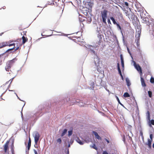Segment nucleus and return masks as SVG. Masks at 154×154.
Returning <instances> with one entry per match:
<instances>
[{
    "mask_svg": "<svg viewBox=\"0 0 154 154\" xmlns=\"http://www.w3.org/2000/svg\"><path fill=\"white\" fill-rule=\"evenodd\" d=\"M152 140H150L149 139H148V142L146 143V145L148 146V148L149 149L151 148V143L152 142Z\"/></svg>",
    "mask_w": 154,
    "mask_h": 154,
    "instance_id": "nucleus-10",
    "label": "nucleus"
},
{
    "mask_svg": "<svg viewBox=\"0 0 154 154\" xmlns=\"http://www.w3.org/2000/svg\"><path fill=\"white\" fill-rule=\"evenodd\" d=\"M67 154H69V150H68L67 151Z\"/></svg>",
    "mask_w": 154,
    "mask_h": 154,
    "instance_id": "nucleus-52",
    "label": "nucleus"
},
{
    "mask_svg": "<svg viewBox=\"0 0 154 154\" xmlns=\"http://www.w3.org/2000/svg\"><path fill=\"white\" fill-rule=\"evenodd\" d=\"M150 140H152V134H150Z\"/></svg>",
    "mask_w": 154,
    "mask_h": 154,
    "instance_id": "nucleus-36",
    "label": "nucleus"
},
{
    "mask_svg": "<svg viewBox=\"0 0 154 154\" xmlns=\"http://www.w3.org/2000/svg\"><path fill=\"white\" fill-rule=\"evenodd\" d=\"M13 78H12V79H11L10 80H9V81H11V82H10V83H11V82H12V81H13ZM9 82V81L8 82Z\"/></svg>",
    "mask_w": 154,
    "mask_h": 154,
    "instance_id": "nucleus-48",
    "label": "nucleus"
},
{
    "mask_svg": "<svg viewBox=\"0 0 154 154\" xmlns=\"http://www.w3.org/2000/svg\"><path fill=\"white\" fill-rule=\"evenodd\" d=\"M93 133L95 135V137L98 140L101 139V137L99 136L97 132L95 131H93Z\"/></svg>",
    "mask_w": 154,
    "mask_h": 154,
    "instance_id": "nucleus-11",
    "label": "nucleus"
},
{
    "mask_svg": "<svg viewBox=\"0 0 154 154\" xmlns=\"http://www.w3.org/2000/svg\"><path fill=\"white\" fill-rule=\"evenodd\" d=\"M40 137L39 133L37 132L35 133V136L34 137V140L35 144H37V143Z\"/></svg>",
    "mask_w": 154,
    "mask_h": 154,
    "instance_id": "nucleus-7",
    "label": "nucleus"
},
{
    "mask_svg": "<svg viewBox=\"0 0 154 154\" xmlns=\"http://www.w3.org/2000/svg\"><path fill=\"white\" fill-rule=\"evenodd\" d=\"M61 16V14H60V15L59 16L58 18L59 19L60 18Z\"/></svg>",
    "mask_w": 154,
    "mask_h": 154,
    "instance_id": "nucleus-55",
    "label": "nucleus"
},
{
    "mask_svg": "<svg viewBox=\"0 0 154 154\" xmlns=\"http://www.w3.org/2000/svg\"><path fill=\"white\" fill-rule=\"evenodd\" d=\"M127 15L128 16L129 19H130L131 18L132 19L134 18V14L132 13L128 14Z\"/></svg>",
    "mask_w": 154,
    "mask_h": 154,
    "instance_id": "nucleus-13",
    "label": "nucleus"
},
{
    "mask_svg": "<svg viewBox=\"0 0 154 154\" xmlns=\"http://www.w3.org/2000/svg\"><path fill=\"white\" fill-rule=\"evenodd\" d=\"M140 81L142 86L144 87L146 86V84L145 83V81L144 79L141 76L140 77Z\"/></svg>",
    "mask_w": 154,
    "mask_h": 154,
    "instance_id": "nucleus-12",
    "label": "nucleus"
},
{
    "mask_svg": "<svg viewBox=\"0 0 154 154\" xmlns=\"http://www.w3.org/2000/svg\"><path fill=\"white\" fill-rule=\"evenodd\" d=\"M30 146H27V150L28 151H29V150L30 148Z\"/></svg>",
    "mask_w": 154,
    "mask_h": 154,
    "instance_id": "nucleus-41",
    "label": "nucleus"
},
{
    "mask_svg": "<svg viewBox=\"0 0 154 154\" xmlns=\"http://www.w3.org/2000/svg\"><path fill=\"white\" fill-rule=\"evenodd\" d=\"M152 147L154 148V143L153 144Z\"/></svg>",
    "mask_w": 154,
    "mask_h": 154,
    "instance_id": "nucleus-54",
    "label": "nucleus"
},
{
    "mask_svg": "<svg viewBox=\"0 0 154 154\" xmlns=\"http://www.w3.org/2000/svg\"><path fill=\"white\" fill-rule=\"evenodd\" d=\"M2 62V58L0 56V65L1 64Z\"/></svg>",
    "mask_w": 154,
    "mask_h": 154,
    "instance_id": "nucleus-39",
    "label": "nucleus"
},
{
    "mask_svg": "<svg viewBox=\"0 0 154 154\" xmlns=\"http://www.w3.org/2000/svg\"><path fill=\"white\" fill-rule=\"evenodd\" d=\"M14 154V153H13V154Z\"/></svg>",
    "mask_w": 154,
    "mask_h": 154,
    "instance_id": "nucleus-59",
    "label": "nucleus"
},
{
    "mask_svg": "<svg viewBox=\"0 0 154 154\" xmlns=\"http://www.w3.org/2000/svg\"><path fill=\"white\" fill-rule=\"evenodd\" d=\"M57 142L59 143V144H60L61 143V138H59L57 140Z\"/></svg>",
    "mask_w": 154,
    "mask_h": 154,
    "instance_id": "nucleus-25",
    "label": "nucleus"
},
{
    "mask_svg": "<svg viewBox=\"0 0 154 154\" xmlns=\"http://www.w3.org/2000/svg\"><path fill=\"white\" fill-rule=\"evenodd\" d=\"M116 99L119 103L122 106H124V105L120 103L119 100L117 97H116Z\"/></svg>",
    "mask_w": 154,
    "mask_h": 154,
    "instance_id": "nucleus-27",
    "label": "nucleus"
},
{
    "mask_svg": "<svg viewBox=\"0 0 154 154\" xmlns=\"http://www.w3.org/2000/svg\"><path fill=\"white\" fill-rule=\"evenodd\" d=\"M105 140L108 143H109V141L107 139L105 138Z\"/></svg>",
    "mask_w": 154,
    "mask_h": 154,
    "instance_id": "nucleus-42",
    "label": "nucleus"
},
{
    "mask_svg": "<svg viewBox=\"0 0 154 154\" xmlns=\"http://www.w3.org/2000/svg\"><path fill=\"white\" fill-rule=\"evenodd\" d=\"M16 95L17 96V97H18L17 94H16ZM18 99L20 100V99L19 98V97H18Z\"/></svg>",
    "mask_w": 154,
    "mask_h": 154,
    "instance_id": "nucleus-56",
    "label": "nucleus"
},
{
    "mask_svg": "<svg viewBox=\"0 0 154 154\" xmlns=\"http://www.w3.org/2000/svg\"><path fill=\"white\" fill-rule=\"evenodd\" d=\"M88 18H89V20H90V22H91V21H92V19H91V17H88Z\"/></svg>",
    "mask_w": 154,
    "mask_h": 154,
    "instance_id": "nucleus-50",
    "label": "nucleus"
},
{
    "mask_svg": "<svg viewBox=\"0 0 154 154\" xmlns=\"http://www.w3.org/2000/svg\"><path fill=\"white\" fill-rule=\"evenodd\" d=\"M11 151L12 154L14 153V149L13 148H11Z\"/></svg>",
    "mask_w": 154,
    "mask_h": 154,
    "instance_id": "nucleus-37",
    "label": "nucleus"
},
{
    "mask_svg": "<svg viewBox=\"0 0 154 154\" xmlns=\"http://www.w3.org/2000/svg\"><path fill=\"white\" fill-rule=\"evenodd\" d=\"M9 143V141H7L4 146V149L5 152H6L7 149H8V145Z\"/></svg>",
    "mask_w": 154,
    "mask_h": 154,
    "instance_id": "nucleus-9",
    "label": "nucleus"
},
{
    "mask_svg": "<svg viewBox=\"0 0 154 154\" xmlns=\"http://www.w3.org/2000/svg\"><path fill=\"white\" fill-rule=\"evenodd\" d=\"M31 143H28V146H31Z\"/></svg>",
    "mask_w": 154,
    "mask_h": 154,
    "instance_id": "nucleus-49",
    "label": "nucleus"
},
{
    "mask_svg": "<svg viewBox=\"0 0 154 154\" xmlns=\"http://www.w3.org/2000/svg\"><path fill=\"white\" fill-rule=\"evenodd\" d=\"M17 48H16V49H15V51H17V50H18L19 48V46H17Z\"/></svg>",
    "mask_w": 154,
    "mask_h": 154,
    "instance_id": "nucleus-45",
    "label": "nucleus"
},
{
    "mask_svg": "<svg viewBox=\"0 0 154 154\" xmlns=\"http://www.w3.org/2000/svg\"><path fill=\"white\" fill-rule=\"evenodd\" d=\"M15 47H14L13 48H11V49H8V50H7L6 51V52H8L10 51H11V50H13V49H14L15 48Z\"/></svg>",
    "mask_w": 154,
    "mask_h": 154,
    "instance_id": "nucleus-29",
    "label": "nucleus"
},
{
    "mask_svg": "<svg viewBox=\"0 0 154 154\" xmlns=\"http://www.w3.org/2000/svg\"><path fill=\"white\" fill-rule=\"evenodd\" d=\"M126 81L127 84V85L128 86H129L131 85V83L129 80L128 78H126Z\"/></svg>",
    "mask_w": 154,
    "mask_h": 154,
    "instance_id": "nucleus-19",
    "label": "nucleus"
},
{
    "mask_svg": "<svg viewBox=\"0 0 154 154\" xmlns=\"http://www.w3.org/2000/svg\"><path fill=\"white\" fill-rule=\"evenodd\" d=\"M11 148H13L14 149V145L13 143L12 144Z\"/></svg>",
    "mask_w": 154,
    "mask_h": 154,
    "instance_id": "nucleus-44",
    "label": "nucleus"
},
{
    "mask_svg": "<svg viewBox=\"0 0 154 154\" xmlns=\"http://www.w3.org/2000/svg\"><path fill=\"white\" fill-rule=\"evenodd\" d=\"M140 136H141L142 138L143 139L144 137L143 136V132L142 130L140 131Z\"/></svg>",
    "mask_w": 154,
    "mask_h": 154,
    "instance_id": "nucleus-21",
    "label": "nucleus"
},
{
    "mask_svg": "<svg viewBox=\"0 0 154 154\" xmlns=\"http://www.w3.org/2000/svg\"><path fill=\"white\" fill-rule=\"evenodd\" d=\"M142 23L146 24L149 28V33L152 40L154 42V22L147 17H142Z\"/></svg>",
    "mask_w": 154,
    "mask_h": 154,
    "instance_id": "nucleus-1",
    "label": "nucleus"
},
{
    "mask_svg": "<svg viewBox=\"0 0 154 154\" xmlns=\"http://www.w3.org/2000/svg\"><path fill=\"white\" fill-rule=\"evenodd\" d=\"M22 44H25L28 41V39L27 38H26L24 36H23L22 37Z\"/></svg>",
    "mask_w": 154,
    "mask_h": 154,
    "instance_id": "nucleus-14",
    "label": "nucleus"
},
{
    "mask_svg": "<svg viewBox=\"0 0 154 154\" xmlns=\"http://www.w3.org/2000/svg\"><path fill=\"white\" fill-rule=\"evenodd\" d=\"M13 42V40H10L8 42H3L0 43V48L8 46L9 43H11Z\"/></svg>",
    "mask_w": 154,
    "mask_h": 154,
    "instance_id": "nucleus-4",
    "label": "nucleus"
},
{
    "mask_svg": "<svg viewBox=\"0 0 154 154\" xmlns=\"http://www.w3.org/2000/svg\"><path fill=\"white\" fill-rule=\"evenodd\" d=\"M123 96L125 97H130V95L128 92H125Z\"/></svg>",
    "mask_w": 154,
    "mask_h": 154,
    "instance_id": "nucleus-20",
    "label": "nucleus"
},
{
    "mask_svg": "<svg viewBox=\"0 0 154 154\" xmlns=\"http://www.w3.org/2000/svg\"><path fill=\"white\" fill-rule=\"evenodd\" d=\"M147 113L148 114V119H150V114H149V111H148L147 112Z\"/></svg>",
    "mask_w": 154,
    "mask_h": 154,
    "instance_id": "nucleus-34",
    "label": "nucleus"
},
{
    "mask_svg": "<svg viewBox=\"0 0 154 154\" xmlns=\"http://www.w3.org/2000/svg\"><path fill=\"white\" fill-rule=\"evenodd\" d=\"M103 154H109L106 151H104L103 152Z\"/></svg>",
    "mask_w": 154,
    "mask_h": 154,
    "instance_id": "nucleus-38",
    "label": "nucleus"
},
{
    "mask_svg": "<svg viewBox=\"0 0 154 154\" xmlns=\"http://www.w3.org/2000/svg\"><path fill=\"white\" fill-rule=\"evenodd\" d=\"M120 58L121 61V64L122 66L123 67H124V61L123 60V58L122 54H121L120 55Z\"/></svg>",
    "mask_w": 154,
    "mask_h": 154,
    "instance_id": "nucleus-16",
    "label": "nucleus"
},
{
    "mask_svg": "<svg viewBox=\"0 0 154 154\" xmlns=\"http://www.w3.org/2000/svg\"><path fill=\"white\" fill-rule=\"evenodd\" d=\"M150 82L151 83H154V78L152 77H151L150 79Z\"/></svg>",
    "mask_w": 154,
    "mask_h": 154,
    "instance_id": "nucleus-22",
    "label": "nucleus"
},
{
    "mask_svg": "<svg viewBox=\"0 0 154 154\" xmlns=\"http://www.w3.org/2000/svg\"><path fill=\"white\" fill-rule=\"evenodd\" d=\"M76 140L77 142L80 145H83L84 144L83 141H82L79 137H77Z\"/></svg>",
    "mask_w": 154,
    "mask_h": 154,
    "instance_id": "nucleus-15",
    "label": "nucleus"
},
{
    "mask_svg": "<svg viewBox=\"0 0 154 154\" xmlns=\"http://www.w3.org/2000/svg\"><path fill=\"white\" fill-rule=\"evenodd\" d=\"M110 19L112 21V22L114 24L116 25L117 23L113 17H110Z\"/></svg>",
    "mask_w": 154,
    "mask_h": 154,
    "instance_id": "nucleus-18",
    "label": "nucleus"
},
{
    "mask_svg": "<svg viewBox=\"0 0 154 154\" xmlns=\"http://www.w3.org/2000/svg\"><path fill=\"white\" fill-rule=\"evenodd\" d=\"M137 5H135L136 7V8H137V10H138V11H141V8H139L138 7H137Z\"/></svg>",
    "mask_w": 154,
    "mask_h": 154,
    "instance_id": "nucleus-28",
    "label": "nucleus"
},
{
    "mask_svg": "<svg viewBox=\"0 0 154 154\" xmlns=\"http://www.w3.org/2000/svg\"><path fill=\"white\" fill-rule=\"evenodd\" d=\"M108 22H110V20L109 19L108 20Z\"/></svg>",
    "mask_w": 154,
    "mask_h": 154,
    "instance_id": "nucleus-57",
    "label": "nucleus"
},
{
    "mask_svg": "<svg viewBox=\"0 0 154 154\" xmlns=\"http://www.w3.org/2000/svg\"><path fill=\"white\" fill-rule=\"evenodd\" d=\"M28 143H31V140L30 137L29 138V140Z\"/></svg>",
    "mask_w": 154,
    "mask_h": 154,
    "instance_id": "nucleus-47",
    "label": "nucleus"
},
{
    "mask_svg": "<svg viewBox=\"0 0 154 154\" xmlns=\"http://www.w3.org/2000/svg\"><path fill=\"white\" fill-rule=\"evenodd\" d=\"M150 123L151 124H152L153 125H154V120L153 119H152L150 121Z\"/></svg>",
    "mask_w": 154,
    "mask_h": 154,
    "instance_id": "nucleus-33",
    "label": "nucleus"
},
{
    "mask_svg": "<svg viewBox=\"0 0 154 154\" xmlns=\"http://www.w3.org/2000/svg\"><path fill=\"white\" fill-rule=\"evenodd\" d=\"M112 154H114L113 153H112Z\"/></svg>",
    "mask_w": 154,
    "mask_h": 154,
    "instance_id": "nucleus-60",
    "label": "nucleus"
},
{
    "mask_svg": "<svg viewBox=\"0 0 154 154\" xmlns=\"http://www.w3.org/2000/svg\"><path fill=\"white\" fill-rule=\"evenodd\" d=\"M34 151L35 154H38L37 152L35 150H34Z\"/></svg>",
    "mask_w": 154,
    "mask_h": 154,
    "instance_id": "nucleus-46",
    "label": "nucleus"
},
{
    "mask_svg": "<svg viewBox=\"0 0 154 154\" xmlns=\"http://www.w3.org/2000/svg\"><path fill=\"white\" fill-rule=\"evenodd\" d=\"M117 68H118V69H120V66H119V64L118 63H117Z\"/></svg>",
    "mask_w": 154,
    "mask_h": 154,
    "instance_id": "nucleus-43",
    "label": "nucleus"
},
{
    "mask_svg": "<svg viewBox=\"0 0 154 154\" xmlns=\"http://www.w3.org/2000/svg\"><path fill=\"white\" fill-rule=\"evenodd\" d=\"M97 37L100 39L102 38L101 35L100 33H99L98 34Z\"/></svg>",
    "mask_w": 154,
    "mask_h": 154,
    "instance_id": "nucleus-35",
    "label": "nucleus"
},
{
    "mask_svg": "<svg viewBox=\"0 0 154 154\" xmlns=\"http://www.w3.org/2000/svg\"><path fill=\"white\" fill-rule=\"evenodd\" d=\"M119 74L121 76H122V74L120 69H118Z\"/></svg>",
    "mask_w": 154,
    "mask_h": 154,
    "instance_id": "nucleus-32",
    "label": "nucleus"
},
{
    "mask_svg": "<svg viewBox=\"0 0 154 154\" xmlns=\"http://www.w3.org/2000/svg\"><path fill=\"white\" fill-rule=\"evenodd\" d=\"M125 5L126 6H128V2H125Z\"/></svg>",
    "mask_w": 154,
    "mask_h": 154,
    "instance_id": "nucleus-40",
    "label": "nucleus"
},
{
    "mask_svg": "<svg viewBox=\"0 0 154 154\" xmlns=\"http://www.w3.org/2000/svg\"><path fill=\"white\" fill-rule=\"evenodd\" d=\"M24 35H26V33H24Z\"/></svg>",
    "mask_w": 154,
    "mask_h": 154,
    "instance_id": "nucleus-58",
    "label": "nucleus"
},
{
    "mask_svg": "<svg viewBox=\"0 0 154 154\" xmlns=\"http://www.w3.org/2000/svg\"><path fill=\"white\" fill-rule=\"evenodd\" d=\"M21 39H18L16 41H13L14 44H15V46L16 45L17 46H19L21 45L20 44Z\"/></svg>",
    "mask_w": 154,
    "mask_h": 154,
    "instance_id": "nucleus-8",
    "label": "nucleus"
},
{
    "mask_svg": "<svg viewBox=\"0 0 154 154\" xmlns=\"http://www.w3.org/2000/svg\"><path fill=\"white\" fill-rule=\"evenodd\" d=\"M107 12L108 11L107 10H104L102 11L101 13L103 22L105 24L106 23V21L107 18Z\"/></svg>",
    "mask_w": 154,
    "mask_h": 154,
    "instance_id": "nucleus-3",
    "label": "nucleus"
},
{
    "mask_svg": "<svg viewBox=\"0 0 154 154\" xmlns=\"http://www.w3.org/2000/svg\"><path fill=\"white\" fill-rule=\"evenodd\" d=\"M148 94L149 97H151L152 96V92L151 91H148Z\"/></svg>",
    "mask_w": 154,
    "mask_h": 154,
    "instance_id": "nucleus-23",
    "label": "nucleus"
},
{
    "mask_svg": "<svg viewBox=\"0 0 154 154\" xmlns=\"http://www.w3.org/2000/svg\"><path fill=\"white\" fill-rule=\"evenodd\" d=\"M67 130L66 129H64V130L63 131V132H62V133L61 135V137H62L63 136H64L67 133Z\"/></svg>",
    "mask_w": 154,
    "mask_h": 154,
    "instance_id": "nucleus-17",
    "label": "nucleus"
},
{
    "mask_svg": "<svg viewBox=\"0 0 154 154\" xmlns=\"http://www.w3.org/2000/svg\"><path fill=\"white\" fill-rule=\"evenodd\" d=\"M121 76V77L122 78V79L123 80V76L122 75V76Z\"/></svg>",
    "mask_w": 154,
    "mask_h": 154,
    "instance_id": "nucleus-53",
    "label": "nucleus"
},
{
    "mask_svg": "<svg viewBox=\"0 0 154 154\" xmlns=\"http://www.w3.org/2000/svg\"><path fill=\"white\" fill-rule=\"evenodd\" d=\"M14 46V47H15V44H14V43H9V44H8V46Z\"/></svg>",
    "mask_w": 154,
    "mask_h": 154,
    "instance_id": "nucleus-30",
    "label": "nucleus"
},
{
    "mask_svg": "<svg viewBox=\"0 0 154 154\" xmlns=\"http://www.w3.org/2000/svg\"><path fill=\"white\" fill-rule=\"evenodd\" d=\"M127 49H128V52L130 54V51H129V49H128V48H127Z\"/></svg>",
    "mask_w": 154,
    "mask_h": 154,
    "instance_id": "nucleus-51",
    "label": "nucleus"
},
{
    "mask_svg": "<svg viewBox=\"0 0 154 154\" xmlns=\"http://www.w3.org/2000/svg\"><path fill=\"white\" fill-rule=\"evenodd\" d=\"M134 66L136 69L139 72L141 75H142V72L141 68L140 66L138 64H137L135 62H134Z\"/></svg>",
    "mask_w": 154,
    "mask_h": 154,
    "instance_id": "nucleus-6",
    "label": "nucleus"
},
{
    "mask_svg": "<svg viewBox=\"0 0 154 154\" xmlns=\"http://www.w3.org/2000/svg\"><path fill=\"white\" fill-rule=\"evenodd\" d=\"M140 34L139 32H138L137 35H136V39L135 42L137 44V47H138L140 46Z\"/></svg>",
    "mask_w": 154,
    "mask_h": 154,
    "instance_id": "nucleus-5",
    "label": "nucleus"
},
{
    "mask_svg": "<svg viewBox=\"0 0 154 154\" xmlns=\"http://www.w3.org/2000/svg\"><path fill=\"white\" fill-rule=\"evenodd\" d=\"M91 147L96 150H97L98 149L97 147L96 146L95 144H94Z\"/></svg>",
    "mask_w": 154,
    "mask_h": 154,
    "instance_id": "nucleus-24",
    "label": "nucleus"
},
{
    "mask_svg": "<svg viewBox=\"0 0 154 154\" xmlns=\"http://www.w3.org/2000/svg\"><path fill=\"white\" fill-rule=\"evenodd\" d=\"M17 60V58H15L11 60L8 61L7 62L5 69L7 71L9 72V69L14 64Z\"/></svg>",
    "mask_w": 154,
    "mask_h": 154,
    "instance_id": "nucleus-2",
    "label": "nucleus"
},
{
    "mask_svg": "<svg viewBox=\"0 0 154 154\" xmlns=\"http://www.w3.org/2000/svg\"><path fill=\"white\" fill-rule=\"evenodd\" d=\"M68 136H70L72 134V130L70 131H68Z\"/></svg>",
    "mask_w": 154,
    "mask_h": 154,
    "instance_id": "nucleus-26",
    "label": "nucleus"
},
{
    "mask_svg": "<svg viewBox=\"0 0 154 154\" xmlns=\"http://www.w3.org/2000/svg\"><path fill=\"white\" fill-rule=\"evenodd\" d=\"M116 25H117L118 28L119 29L121 30V28L120 25L118 23H117L116 24Z\"/></svg>",
    "mask_w": 154,
    "mask_h": 154,
    "instance_id": "nucleus-31",
    "label": "nucleus"
}]
</instances>
